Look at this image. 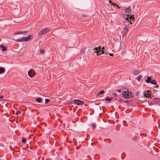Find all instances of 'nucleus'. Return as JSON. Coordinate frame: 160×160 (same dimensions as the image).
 <instances>
[{
    "label": "nucleus",
    "mask_w": 160,
    "mask_h": 160,
    "mask_svg": "<svg viewBox=\"0 0 160 160\" xmlns=\"http://www.w3.org/2000/svg\"><path fill=\"white\" fill-rule=\"evenodd\" d=\"M122 96L124 98L128 99L132 97V94L128 90L124 91L122 93Z\"/></svg>",
    "instance_id": "1"
},
{
    "label": "nucleus",
    "mask_w": 160,
    "mask_h": 160,
    "mask_svg": "<svg viewBox=\"0 0 160 160\" xmlns=\"http://www.w3.org/2000/svg\"><path fill=\"white\" fill-rule=\"evenodd\" d=\"M33 37L32 35H30L26 37H23L22 38L18 39V41L19 42L27 41L30 40Z\"/></svg>",
    "instance_id": "2"
},
{
    "label": "nucleus",
    "mask_w": 160,
    "mask_h": 160,
    "mask_svg": "<svg viewBox=\"0 0 160 160\" xmlns=\"http://www.w3.org/2000/svg\"><path fill=\"white\" fill-rule=\"evenodd\" d=\"M93 50L94 51V53H96L98 55H100L104 53V51H102V48L100 46H99L98 48H94Z\"/></svg>",
    "instance_id": "3"
},
{
    "label": "nucleus",
    "mask_w": 160,
    "mask_h": 160,
    "mask_svg": "<svg viewBox=\"0 0 160 160\" xmlns=\"http://www.w3.org/2000/svg\"><path fill=\"white\" fill-rule=\"evenodd\" d=\"M50 30L49 28H45L41 31L39 33V35L41 36L42 35L48 32Z\"/></svg>",
    "instance_id": "4"
},
{
    "label": "nucleus",
    "mask_w": 160,
    "mask_h": 160,
    "mask_svg": "<svg viewBox=\"0 0 160 160\" xmlns=\"http://www.w3.org/2000/svg\"><path fill=\"white\" fill-rule=\"evenodd\" d=\"M128 17L126 18V20L128 22H129L130 20H131V19L132 21L134 20V15H133L132 16L131 15H129L128 14L127 15Z\"/></svg>",
    "instance_id": "5"
},
{
    "label": "nucleus",
    "mask_w": 160,
    "mask_h": 160,
    "mask_svg": "<svg viewBox=\"0 0 160 160\" xmlns=\"http://www.w3.org/2000/svg\"><path fill=\"white\" fill-rule=\"evenodd\" d=\"M73 102L75 104L78 105H82L84 103L83 101L78 99H74Z\"/></svg>",
    "instance_id": "6"
},
{
    "label": "nucleus",
    "mask_w": 160,
    "mask_h": 160,
    "mask_svg": "<svg viewBox=\"0 0 160 160\" xmlns=\"http://www.w3.org/2000/svg\"><path fill=\"white\" fill-rule=\"evenodd\" d=\"M128 29L129 27L126 25L123 29V32H122V34H123V36H125L126 33L128 31Z\"/></svg>",
    "instance_id": "7"
},
{
    "label": "nucleus",
    "mask_w": 160,
    "mask_h": 160,
    "mask_svg": "<svg viewBox=\"0 0 160 160\" xmlns=\"http://www.w3.org/2000/svg\"><path fill=\"white\" fill-rule=\"evenodd\" d=\"M28 76L31 78L33 77L35 75V72L31 70H30L28 72Z\"/></svg>",
    "instance_id": "8"
},
{
    "label": "nucleus",
    "mask_w": 160,
    "mask_h": 160,
    "mask_svg": "<svg viewBox=\"0 0 160 160\" xmlns=\"http://www.w3.org/2000/svg\"><path fill=\"white\" fill-rule=\"evenodd\" d=\"M27 32V31H17L14 33V34L15 35H18V34H24L25 33H26Z\"/></svg>",
    "instance_id": "9"
},
{
    "label": "nucleus",
    "mask_w": 160,
    "mask_h": 160,
    "mask_svg": "<svg viewBox=\"0 0 160 160\" xmlns=\"http://www.w3.org/2000/svg\"><path fill=\"white\" fill-rule=\"evenodd\" d=\"M151 83L152 84L156 85L155 87L157 88L158 87V86L157 84V82L155 80L153 79L151 81Z\"/></svg>",
    "instance_id": "10"
},
{
    "label": "nucleus",
    "mask_w": 160,
    "mask_h": 160,
    "mask_svg": "<svg viewBox=\"0 0 160 160\" xmlns=\"http://www.w3.org/2000/svg\"><path fill=\"white\" fill-rule=\"evenodd\" d=\"M0 47L2 48V50L3 51H5L7 50V47H4L3 45H1Z\"/></svg>",
    "instance_id": "11"
},
{
    "label": "nucleus",
    "mask_w": 160,
    "mask_h": 160,
    "mask_svg": "<svg viewBox=\"0 0 160 160\" xmlns=\"http://www.w3.org/2000/svg\"><path fill=\"white\" fill-rule=\"evenodd\" d=\"M151 78L150 77H148L147 79L145 81V82L147 83H150L151 82Z\"/></svg>",
    "instance_id": "12"
},
{
    "label": "nucleus",
    "mask_w": 160,
    "mask_h": 160,
    "mask_svg": "<svg viewBox=\"0 0 160 160\" xmlns=\"http://www.w3.org/2000/svg\"><path fill=\"white\" fill-rule=\"evenodd\" d=\"M130 11H131V9H130V8L129 7H128L125 10V12H129Z\"/></svg>",
    "instance_id": "13"
},
{
    "label": "nucleus",
    "mask_w": 160,
    "mask_h": 160,
    "mask_svg": "<svg viewBox=\"0 0 160 160\" xmlns=\"http://www.w3.org/2000/svg\"><path fill=\"white\" fill-rule=\"evenodd\" d=\"M4 72L5 69L3 67H2L0 68V74H1L2 73H4Z\"/></svg>",
    "instance_id": "14"
},
{
    "label": "nucleus",
    "mask_w": 160,
    "mask_h": 160,
    "mask_svg": "<svg viewBox=\"0 0 160 160\" xmlns=\"http://www.w3.org/2000/svg\"><path fill=\"white\" fill-rule=\"evenodd\" d=\"M36 101L38 102L41 103L42 102V99L40 98H38L36 99Z\"/></svg>",
    "instance_id": "15"
},
{
    "label": "nucleus",
    "mask_w": 160,
    "mask_h": 160,
    "mask_svg": "<svg viewBox=\"0 0 160 160\" xmlns=\"http://www.w3.org/2000/svg\"><path fill=\"white\" fill-rule=\"evenodd\" d=\"M112 99V98L107 97V98H106L105 100L106 101H110Z\"/></svg>",
    "instance_id": "16"
},
{
    "label": "nucleus",
    "mask_w": 160,
    "mask_h": 160,
    "mask_svg": "<svg viewBox=\"0 0 160 160\" xmlns=\"http://www.w3.org/2000/svg\"><path fill=\"white\" fill-rule=\"evenodd\" d=\"M104 91H103V90H102L99 93H98L97 94V95H98V96H99V95L100 94H103V93H104Z\"/></svg>",
    "instance_id": "17"
},
{
    "label": "nucleus",
    "mask_w": 160,
    "mask_h": 160,
    "mask_svg": "<svg viewBox=\"0 0 160 160\" xmlns=\"http://www.w3.org/2000/svg\"><path fill=\"white\" fill-rule=\"evenodd\" d=\"M139 73V72L138 71L136 70L134 72V74L135 75H137Z\"/></svg>",
    "instance_id": "18"
},
{
    "label": "nucleus",
    "mask_w": 160,
    "mask_h": 160,
    "mask_svg": "<svg viewBox=\"0 0 160 160\" xmlns=\"http://www.w3.org/2000/svg\"><path fill=\"white\" fill-rule=\"evenodd\" d=\"M142 78V76H139L137 77V79L138 81H140Z\"/></svg>",
    "instance_id": "19"
},
{
    "label": "nucleus",
    "mask_w": 160,
    "mask_h": 160,
    "mask_svg": "<svg viewBox=\"0 0 160 160\" xmlns=\"http://www.w3.org/2000/svg\"><path fill=\"white\" fill-rule=\"evenodd\" d=\"M109 3H110L111 4V5H113L114 6H116V4L115 3H113V2H112V1H111V0H110L109 1Z\"/></svg>",
    "instance_id": "20"
},
{
    "label": "nucleus",
    "mask_w": 160,
    "mask_h": 160,
    "mask_svg": "<svg viewBox=\"0 0 160 160\" xmlns=\"http://www.w3.org/2000/svg\"><path fill=\"white\" fill-rule=\"evenodd\" d=\"M22 141L23 142L25 143L26 142V139L25 138H23L22 139Z\"/></svg>",
    "instance_id": "21"
},
{
    "label": "nucleus",
    "mask_w": 160,
    "mask_h": 160,
    "mask_svg": "<svg viewBox=\"0 0 160 160\" xmlns=\"http://www.w3.org/2000/svg\"><path fill=\"white\" fill-rule=\"evenodd\" d=\"M21 112L20 111L18 110L16 111V115H18Z\"/></svg>",
    "instance_id": "22"
},
{
    "label": "nucleus",
    "mask_w": 160,
    "mask_h": 160,
    "mask_svg": "<svg viewBox=\"0 0 160 160\" xmlns=\"http://www.w3.org/2000/svg\"><path fill=\"white\" fill-rule=\"evenodd\" d=\"M155 102H160V99L159 98L156 99H155Z\"/></svg>",
    "instance_id": "23"
},
{
    "label": "nucleus",
    "mask_w": 160,
    "mask_h": 160,
    "mask_svg": "<svg viewBox=\"0 0 160 160\" xmlns=\"http://www.w3.org/2000/svg\"><path fill=\"white\" fill-rule=\"evenodd\" d=\"M40 53L42 54H43L44 52V51L43 50H41L40 51Z\"/></svg>",
    "instance_id": "24"
},
{
    "label": "nucleus",
    "mask_w": 160,
    "mask_h": 160,
    "mask_svg": "<svg viewBox=\"0 0 160 160\" xmlns=\"http://www.w3.org/2000/svg\"><path fill=\"white\" fill-rule=\"evenodd\" d=\"M50 100L49 99H46L45 100V102L46 103H47L49 102Z\"/></svg>",
    "instance_id": "25"
},
{
    "label": "nucleus",
    "mask_w": 160,
    "mask_h": 160,
    "mask_svg": "<svg viewBox=\"0 0 160 160\" xmlns=\"http://www.w3.org/2000/svg\"><path fill=\"white\" fill-rule=\"evenodd\" d=\"M122 91V90L121 89H119L117 90V92H121Z\"/></svg>",
    "instance_id": "26"
},
{
    "label": "nucleus",
    "mask_w": 160,
    "mask_h": 160,
    "mask_svg": "<svg viewBox=\"0 0 160 160\" xmlns=\"http://www.w3.org/2000/svg\"><path fill=\"white\" fill-rule=\"evenodd\" d=\"M92 127L94 129L96 127V125L95 124H93L92 125Z\"/></svg>",
    "instance_id": "27"
},
{
    "label": "nucleus",
    "mask_w": 160,
    "mask_h": 160,
    "mask_svg": "<svg viewBox=\"0 0 160 160\" xmlns=\"http://www.w3.org/2000/svg\"><path fill=\"white\" fill-rule=\"evenodd\" d=\"M113 96L114 97H116L118 96V94L116 93H114Z\"/></svg>",
    "instance_id": "28"
},
{
    "label": "nucleus",
    "mask_w": 160,
    "mask_h": 160,
    "mask_svg": "<svg viewBox=\"0 0 160 160\" xmlns=\"http://www.w3.org/2000/svg\"><path fill=\"white\" fill-rule=\"evenodd\" d=\"M147 95L148 96L150 95H151V93L150 92L148 91L147 93Z\"/></svg>",
    "instance_id": "29"
},
{
    "label": "nucleus",
    "mask_w": 160,
    "mask_h": 160,
    "mask_svg": "<svg viewBox=\"0 0 160 160\" xmlns=\"http://www.w3.org/2000/svg\"><path fill=\"white\" fill-rule=\"evenodd\" d=\"M3 98V97L2 96H1L0 97V99H2Z\"/></svg>",
    "instance_id": "30"
},
{
    "label": "nucleus",
    "mask_w": 160,
    "mask_h": 160,
    "mask_svg": "<svg viewBox=\"0 0 160 160\" xmlns=\"http://www.w3.org/2000/svg\"><path fill=\"white\" fill-rule=\"evenodd\" d=\"M109 55L111 56H113V54L112 53H109Z\"/></svg>",
    "instance_id": "31"
},
{
    "label": "nucleus",
    "mask_w": 160,
    "mask_h": 160,
    "mask_svg": "<svg viewBox=\"0 0 160 160\" xmlns=\"http://www.w3.org/2000/svg\"><path fill=\"white\" fill-rule=\"evenodd\" d=\"M117 6V7L118 8H120V7H119L118 6V5H116Z\"/></svg>",
    "instance_id": "32"
},
{
    "label": "nucleus",
    "mask_w": 160,
    "mask_h": 160,
    "mask_svg": "<svg viewBox=\"0 0 160 160\" xmlns=\"http://www.w3.org/2000/svg\"><path fill=\"white\" fill-rule=\"evenodd\" d=\"M129 23H130V24H132V22H131V21L129 22Z\"/></svg>",
    "instance_id": "33"
},
{
    "label": "nucleus",
    "mask_w": 160,
    "mask_h": 160,
    "mask_svg": "<svg viewBox=\"0 0 160 160\" xmlns=\"http://www.w3.org/2000/svg\"><path fill=\"white\" fill-rule=\"evenodd\" d=\"M104 49V47H103L102 48V50H103Z\"/></svg>",
    "instance_id": "34"
},
{
    "label": "nucleus",
    "mask_w": 160,
    "mask_h": 160,
    "mask_svg": "<svg viewBox=\"0 0 160 160\" xmlns=\"http://www.w3.org/2000/svg\"><path fill=\"white\" fill-rule=\"evenodd\" d=\"M145 96L147 97L146 96V95H145Z\"/></svg>",
    "instance_id": "35"
}]
</instances>
